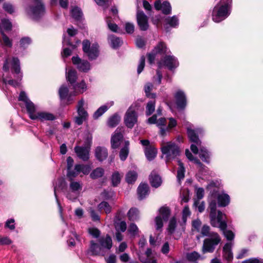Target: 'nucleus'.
Masks as SVG:
<instances>
[{"label":"nucleus","mask_w":263,"mask_h":263,"mask_svg":"<svg viewBox=\"0 0 263 263\" xmlns=\"http://www.w3.org/2000/svg\"><path fill=\"white\" fill-rule=\"evenodd\" d=\"M157 149L153 147H146L145 149V155L148 160H153L156 156Z\"/></svg>","instance_id":"obj_41"},{"label":"nucleus","mask_w":263,"mask_h":263,"mask_svg":"<svg viewBox=\"0 0 263 263\" xmlns=\"http://www.w3.org/2000/svg\"><path fill=\"white\" fill-rule=\"evenodd\" d=\"M182 222L181 225H185L187 220V218L191 215V211L188 205H185L182 210Z\"/></svg>","instance_id":"obj_53"},{"label":"nucleus","mask_w":263,"mask_h":263,"mask_svg":"<svg viewBox=\"0 0 263 263\" xmlns=\"http://www.w3.org/2000/svg\"><path fill=\"white\" fill-rule=\"evenodd\" d=\"M195 164L198 169L197 176L202 180H208L214 176V173L209 170L208 167L203 165L199 159L195 160Z\"/></svg>","instance_id":"obj_15"},{"label":"nucleus","mask_w":263,"mask_h":263,"mask_svg":"<svg viewBox=\"0 0 263 263\" xmlns=\"http://www.w3.org/2000/svg\"><path fill=\"white\" fill-rule=\"evenodd\" d=\"M91 167L88 165L76 164L74 166V171L70 172V175L72 177V179L77 176L81 172L84 175H87L89 173Z\"/></svg>","instance_id":"obj_23"},{"label":"nucleus","mask_w":263,"mask_h":263,"mask_svg":"<svg viewBox=\"0 0 263 263\" xmlns=\"http://www.w3.org/2000/svg\"><path fill=\"white\" fill-rule=\"evenodd\" d=\"M217 203L215 200L210 201L209 205V209L210 210V218L211 224L212 226H220L221 228L226 227V224L222 222L220 224L218 222L226 218V215L222 213L220 211L216 213Z\"/></svg>","instance_id":"obj_6"},{"label":"nucleus","mask_w":263,"mask_h":263,"mask_svg":"<svg viewBox=\"0 0 263 263\" xmlns=\"http://www.w3.org/2000/svg\"><path fill=\"white\" fill-rule=\"evenodd\" d=\"M194 205L196 206L198 211L201 213L204 210L205 205L204 202H200L199 200H195L194 203Z\"/></svg>","instance_id":"obj_63"},{"label":"nucleus","mask_w":263,"mask_h":263,"mask_svg":"<svg viewBox=\"0 0 263 263\" xmlns=\"http://www.w3.org/2000/svg\"><path fill=\"white\" fill-rule=\"evenodd\" d=\"M106 21L109 30L115 32H119L118 26L116 24L112 23V21L110 17H107L106 18Z\"/></svg>","instance_id":"obj_56"},{"label":"nucleus","mask_w":263,"mask_h":263,"mask_svg":"<svg viewBox=\"0 0 263 263\" xmlns=\"http://www.w3.org/2000/svg\"><path fill=\"white\" fill-rule=\"evenodd\" d=\"M137 178V174L135 171L128 172L126 176V182L128 183H133L134 182Z\"/></svg>","instance_id":"obj_51"},{"label":"nucleus","mask_w":263,"mask_h":263,"mask_svg":"<svg viewBox=\"0 0 263 263\" xmlns=\"http://www.w3.org/2000/svg\"><path fill=\"white\" fill-rule=\"evenodd\" d=\"M149 180L151 185L156 188L159 187L162 183L161 177L154 171L149 176Z\"/></svg>","instance_id":"obj_35"},{"label":"nucleus","mask_w":263,"mask_h":263,"mask_svg":"<svg viewBox=\"0 0 263 263\" xmlns=\"http://www.w3.org/2000/svg\"><path fill=\"white\" fill-rule=\"evenodd\" d=\"M127 216L130 221H136L139 219V212L137 209L133 208H131L128 213Z\"/></svg>","instance_id":"obj_44"},{"label":"nucleus","mask_w":263,"mask_h":263,"mask_svg":"<svg viewBox=\"0 0 263 263\" xmlns=\"http://www.w3.org/2000/svg\"><path fill=\"white\" fill-rule=\"evenodd\" d=\"M129 142L128 141H125V146L121 148L120 153H119V156L120 158L122 161H124L127 157L129 153V149H128V146H129Z\"/></svg>","instance_id":"obj_45"},{"label":"nucleus","mask_w":263,"mask_h":263,"mask_svg":"<svg viewBox=\"0 0 263 263\" xmlns=\"http://www.w3.org/2000/svg\"><path fill=\"white\" fill-rule=\"evenodd\" d=\"M120 120V116L117 114H115L108 118L107 124L109 127H115L119 124Z\"/></svg>","instance_id":"obj_39"},{"label":"nucleus","mask_w":263,"mask_h":263,"mask_svg":"<svg viewBox=\"0 0 263 263\" xmlns=\"http://www.w3.org/2000/svg\"><path fill=\"white\" fill-rule=\"evenodd\" d=\"M138 115L136 109L131 106L126 112L124 116V123L128 127L132 128L137 122Z\"/></svg>","instance_id":"obj_12"},{"label":"nucleus","mask_w":263,"mask_h":263,"mask_svg":"<svg viewBox=\"0 0 263 263\" xmlns=\"http://www.w3.org/2000/svg\"><path fill=\"white\" fill-rule=\"evenodd\" d=\"M204 130L201 128H196L192 129L190 127L187 128V133L188 137L191 142H193L191 145V149L195 154L199 153V155L201 159L206 163L210 162V153L208 149L201 146V142L199 139V136L203 135Z\"/></svg>","instance_id":"obj_2"},{"label":"nucleus","mask_w":263,"mask_h":263,"mask_svg":"<svg viewBox=\"0 0 263 263\" xmlns=\"http://www.w3.org/2000/svg\"><path fill=\"white\" fill-rule=\"evenodd\" d=\"M12 24L11 22L6 18H3L1 20L0 23V32L5 33L4 31H8L11 30Z\"/></svg>","instance_id":"obj_38"},{"label":"nucleus","mask_w":263,"mask_h":263,"mask_svg":"<svg viewBox=\"0 0 263 263\" xmlns=\"http://www.w3.org/2000/svg\"><path fill=\"white\" fill-rule=\"evenodd\" d=\"M104 173L103 168L98 167L94 170L90 174V176L92 179H97L102 177Z\"/></svg>","instance_id":"obj_50"},{"label":"nucleus","mask_w":263,"mask_h":263,"mask_svg":"<svg viewBox=\"0 0 263 263\" xmlns=\"http://www.w3.org/2000/svg\"><path fill=\"white\" fill-rule=\"evenodd\" d=\"M179 19L176 15L172 17H167L165 19L164 28L166 31H168L169 27L176 28L179 25Z\"/></svg>","instance_id":"obj_28"},{"label":"nucleus","mask_w":263,"mask_h":263,"mask_svg":"<svg viewBox=\"0 0 263 263\" xmlns=\"http://www.w3.org/2000/svg\"><path fill=\"white\" fill-rule=\"evenodd\" d=\"M73 164V160L71 157H68L67 158V176L70 179V180H72V177H71L69 173L70 172L74 171V168L73 170L72 169V167Z\"/></svg>","instance_id":"obj_54"},{"label":"nucleus","mask_w":263,"mask_h":263,"mask_svg":"<svg viewBox=\"0 0 263 263\" xmlns=\"http://www.w3.org/2000/svg\"><path fill=\"white\" fill-rule=\"evenodd\" d=\"M217 200L219 206L224 207L229 204L230 198L228 194L221 193L217 195Z\"/></svg>","instance_id":"obj_37"},{"label":"nucleus","mask_w":263,"mask_h":263,"mask_svg":"<svg viewBox=\"0 0 263 263\" xmlns=\"http://www.w3.org/2000/svg\"><path fill=\"white\" fill-rule=\"evenodd\" d=\"M99 242L102 247L104 251L109 250L112 246V239L111 237L106 235L105 236H102L99 239Z\"/></svg>","instance_id":"obj_26"},{"label":"nucleus","mask_w":263,"mask_h":263,"mask_svg":"<svg viewBox=\"0 0 263 263\" xmlns=\"http://www.w3.org/2000/svg\"><path fill=\"white\" fill-rule=\"evenodd\" d=\"M106 253V251H104L101 246L93 240L90 242V246L87 250V254L88 255L94 256H104Z\"/></svg>","instance_id":"obj_16"},{"label":"nucleus","mask_w":263,"mask_h":263,"mask_svg":"<svg viewBox=\"0 0 263 263\" xmlns=\"http://www.w3.org/2000/svg\"><path fill=\"white\" fill-rule=\"evenodd\" d=\"M232 5V0H220L213 10V21L219 23L227 18L231 12Z\"/></svg>","instance_id":"obj_4"},{"label":"nucleus","mask_w":263,"mask_h":263,"mask_svg":"<svg viewBox=\"0 0 263 263\" xmlns=\"http://www.w3.org/2000/svg\"><path fill=\"white\" fill-rule=\"evenodd\" d=\"M34 5L26 8L28 15L33 20H38L45 14V7L41 0H34Z\"/></svg>","instance_id":"obj_7"},{"label":"nucleus","mask_w":263,"mask_h":263,"mask_svg":"<svg viewBox=\"0 0 263 263\" xmlns=\"http://www.w3.org/2000/svg\"><path fill=\"white\" fill-rule=\"evenodd\" d=\"M161 149L166 163L176 159L180 153L178 146L173 142H162Z\"/></svg>","instance_id":"obj_5"},{"label":"nucleus","mask_w":263,"mask_h":263,"mask_svg":"<svg viewBox=\"0 0 263 263\" xmlns=\"http://www.w3.org/2000/svg\"><path fill=\"white\" fill-rule=\"evenodd\" d=\"M66 77L68 82L72 85L73 84L76 83L77 79V71L72 69L66 68Z\"/></svg>","instance_id":"obj_34"},{"label":"nucleus","mask_w":263,"mask_h":263,"mask_svg":"<svg viewBox=\"0 0 263 263\" xmlns=\"http://www.w3.org/2000/svg\"><path fill=\"white\" fill-rule=\"evenodd\" d=\"M69 187L74 195L72 196L70 193H68L67 197L70 200H73L77 198L78 192L82 190V184L80 182L71 181L69 184Z\"/></svg>","instance_id":"obj_24"},{"label":"nucleus","mask_w":263,"mask_h":263,"mask_svg":"<svg viewBox=\"0 0 263 263\" xmlns=\"http://www.w3.org/2000/svg\"><path fill=\"white\" fill-rule=\"evenodd\" d=\"M149 187L146 183H141L138 187L137 193L138 198L142 200L148 195Z\"/></svg>","instance_id":"obj_32"},{"label":"nucleus","mask_w":263,"mask_h":263,"mask_svg":"<svg viewBox=\"0 0 263 263\" xmlns=\"http://www.w3.org/2000/svg\"><path fill=\"white\" fill-rule=\"evenodd\" d=\"M137 20L138 25L140 30L146 31L148 29L149 27L148 17L143 11L138 10L137 13Z\"/></svg>","instance_id":"obj_19"},{"label":"nucleus","mask_w":263,"mask_h":263,"mask_svg":"<svg viewBox=\"0 0 263 263\" xmlns=\"http://www.w3.org/2000/svg\"><path fill=\"white\" fill-rule=\"evenodd\" d=\"M167 53L165 44L163 42H160L154 48L151 52L147 54L148 61L149 64H153L158 54L163 55Z\"/></svg>","instance_id":"obj_13"},{"label":"nucleus","mask_w":263,"mask_h":263,"mask_svg":"<svg viewBox=\"0 0 263 263\" xmlns=\"http://www.w3.org/2000/svg\"><path fill=\"white\" fill-rule=\"evenodd\" d=\"M85 102L82 99L78 101L76 109L78 116L74 118V122L78 125H82L88 118V114L85 108Z\"/></svg>","instance_id":"obj_10"},{"label":"nucleus","mask_w":263,"mask_h":263,"mask_svg":"<svg viewBox=\"0 0 263 263\" xmlns=\"http://www.w3.org/2000/svg\"><path fill=\"white\" fill-rule=\"evenodd\" d=\"M223 222L226 224V227L224 228H221L220 226H214V227L219 228L222 232L223 234L226 239L229 241H231L234 239L235 237L234 233L231 230H227V224L226 221V218L218 222L219 224Z\"/></svg>","instance_id":"obj_33"},{"label":"nucleus","mask_w":263,"mask_h":263,"mask_svg":"<svg viewBox=\"0 0 263 263\" xmlns=\"http://www.w3.org/2000/svg\"><path fill=\"white\" fill-rule=\"evenodd\" d=\"M176 105L178 108L183 109L186 106V97L184 92L180 89L178 90L174 95Z\"/></svg>","instance_id":"obj_17"},{"label":"nucleus","mask_w":263,"mask_h":263,"mask_svg":"<svg viewBox=\"0 0 263 263\" xmlns=\"http://www.w3.org/2000/svg\"><path fill=\"white\" fill-rule=\"evenodd\" d=\"M71 16L76 20L79 21L82 17L83 13L81 9L78 7H74L70 11Z\"/></svg>","instance_id":"obj_43"},{"label":"nucleus","mask_w":263,"mask_h":263,"mask_svg":"<svg viewBox=\"0 0 263 263\" xmlns=\"http://www.w3.org/2000/svg\"><path fill=\"white\" fill-rule=\"evenodd\" d=\"M72 61L73 64L77 66L80 71L86 72L90 69V64L87 61L82 60L77 57H73Z\"/></svg>","instance_id":"obj_20"},{"label":"nucleus","mask_w":263,"mask_h":263,"mask_svg":"<svg viewBox=\"0 0 263 263\" xmlns=\"http://www.w3.org/2000/svg\"><path fill=\"white\" fill-rule=\"evenodd\" d=\"M74 152L77 156L84 161H87L89 158L90 146H76L74 147Z\"/></svg>","instance_id":"obj_18"},{"label":"nucleus","mask_w":263,"mask_h":263,"mask_svg":"<svg viewBox=\"0 0 263 263\" xmlns=\"http://www.w3.org/2000/svg\"><path fill=\"white\" fill-rule=\"evenodd\" d=\"M179 65V62L177 59L173 55H166L158 63V67L161 68L162 66H165L171 70L177 68Z\"/></svg>","instance_id":"obj_14"},{"label":"nucleus","mask_w":263,"mask_h":263,"mask_svg":"<svg viewBox=\"0 0 263 263\" xmlns=\"http://www.w3.org/2000/svg\"><path fill=\"white\" fill-rule=\"evenodd\" d=\"M155 109V101H149L146 106V115L150 116L154 111Z\"/></svg>","instance_id":"obj_52"},{"label":"nucleus","mask_w":263,"mask_h":263,"mask_svg":"<svg viewBox=\"0 0 263 263\" xmlns=\"http://www.w3.org/2000/svg\"><path fill=\"white\" fill-rule=\"evenodd\" d=\"M3 70V81L4 84H8L15 87L20 85L23 73L21 71L18 58L7 57L4 63Z\"/></svg>","instance_id":"obj_1"},{"label":"nucleus","mask_w":263,"mask_h":263,"mask_svg":"<svg viewBox=\"0 0 263 263\" xmlns=\"http://www.w3.org/2000/svg\"><path fill=\"white\" fill-rule=\"evenodd\" d=\"M3 9L9 14H12L14 12L13 6L8 2H5L3 6Z\"/></svg>","instance_id":"obj_61"},{"label":"nucleus","mask_w":263,"mask_h":263,"mask_svg":"<svg viewBox=\"0 0 263 263\" xmlns=\"http://www.w3.org/2000/svg\"><path fill=\"white\" fill-rule=\"evenodd\" d=\"M114 104V101L107 102L106 104L100 107L93 114V117L97 119L101 117L105 111H106Z\"/></svg>","instance_id":"obj_30"},{"label":"nucleus","mask_w":263,"mask_h":263,"mask_svg":"<svg viewBox=\"0 0 263 263\" xmlns=\"http://www.w3.org/2000/svg\"><path fill=\"white\" fill-rule=\"evenodd\" d=\"M176 223L177 221L175 217H173L171 219L168 227V231L170 234H172L175 231L176 227Z\"/></svg>","instance_id":"obj_59"},{"label":"nucleus","mask_w":263,"mask_h":263,"mask_svg":"<svg viewBox=\"0 0 263 263\" xmlns=\"http://www.w3.org/2000/svg\"><path fill=\"white\" fill-rule=\"evenodd\" d=\"M83 51L90 60H95L99 55V45L97 43L91 45L88 40L83 41Z\"/></svg>","instance_id":"obj_9"},{"label":"nucleus","mask_w":263,"mask_h":263,"mask_svg":"<svg viewBox=\"0 0 263 263\" xmlns=\"http://www.w3.org/2000/svg\"><path fill=\"white\" fill-rule=\"evenodd\" d=\"M65 185V181L62 178H59L57 180V182H56V184L54 185V196L57 200V202L58 203L59 209V212L60 213L61 217L62 219H63V217L62 215V206L59 202V199H58V196L57 195V191L59 188H63Z\"/></svg>","instance_id":"obj_27"},{"label":"nucleus","mask_w":263,"mask_h":263,"mask_svg":"<svg viewBox=\"0 0 263 263\" xmlns=\"http://www.w3.org/2000/svg\"><path fill=\"white\" fill-rule=\"evenodd\" d=\"M187 259L192 261H195L200 258V255L196 252L189 253L186 255Z\"/></svg>","instance_id":"obj_60"},{"label":"nucleus","mask_w":263,"mask_h":263,"mask_svg":"<svg viewBox=\"0 0 263 263\" xmlns=\"http://www.w3.org/2000/svg\"><path fill=\"white\" fill-rule=\"evenodd\" d=\"M155 8L157 10H161L164 14H170L172 11V7L169 2L164 1L162 3L160 0L156 1L154 4Z\"/></svg>","instance_id":"obj_22"},{"label":"nucleus","mask_w":263,"mask_h":263,"mask_svg":"<svg viewBox=\"0 0 263 263\" xmlns=\"http://www.w3.org/2000/svg\"><path fill=\"white\" fill-rule=\"evenodd\" d=\"M154 85L151 83H147L144 87V91L146 96L148 98H155L156 97L155 93H151L153 88Z\"/></svg>","instance_id":"obj_48"},{"label":"nucleus","mask_w":263,"mask_h":263,"mask_svg":"<svg viewBox=\"0 0 263 263\" xmlns=\"http://www.w3.org/2000/svg\"><path fill=\"white\" fill-rule=\"evenodd\" d=\"M88 233L94 238H98L100 235V231L96 228H90L88 230Z\"/></svg>","instance_id":"obj_64"},{"label":"nucleus","mask_w":263,"mask_h":263,"mask_svg":"<svg viewBox=\"0 0 263 263\" xmlns=\"http://www.w3.org/2000/svg\"><path fill=\"white\" fill-rule=\"evenodd\" d=\"M18 100L25 103L27 112L31 119L41 122L53 121L55 119V117L51 113L44 111H36L35 105L30 100L25 91H22L20 92Z\"/></svg>","instance_id":"obj_3"},{"label":"nucleus","mask_w":263,"mask_h":263,"mask_svg":"<svg viewBox=\"0 0 263 263\" xmlns=\"http://www.w3.org/2000/svg\"><path fill=\"white\" fill-rule=\"evenodd\" d=\"M177 162L179 167L177 170V177L178 180L180 181L184 178L185 170L183 163L179 159H177Z\"/></svg>","instance_id":"obj_42"},{"label":"nucleus","mask_w":263,"mask_h":263,"mask_svg":"<svg viewBox=\"0 0 263 263\" xmlns=\"http://www.w3.org/2000/svg\"><path fill=\"white\" fill-rule=\"evenodd\" d=\"M166 124V120L164 118H161L157 120V125L160 129V134L164 136L165 134V125Z\"/></svg>","instance_id":"obj_47"},{"label":"nucleus","mask_w":263,"mask_h":263,"mask_svg":"<svg viewBox=\"0 0 263 263\" xmlns=\"http://www.w3.org/2000/svg\"><path fill=\"white\" fill-rule=\"evenodd\" d=\"M108 42L111 47L114 49L118 48L122 44V41L120 39L114 35H109Z\"/></svg>","instance_id":"obj_40"},{"label":"nucleus","mask_w":263,"mask_h":263,"mask_svg":"<svg viewBox=\"0 0 263 263\" xmlns=\"http://www.w3.org/2000/svg\"><path fill=\"white\" fill-rule=\"evenodd\" d=\"M68 92L69 89L66 85H63L60 87L59 90L60 97L62 100L66 99L67 104H71L73 102V97H74L73 92L69 93Z\"/></svg>","instance_id":"obj_21"},{"label":"nucleus","mask_w":263,"mask_h":263,"mask_svg":"<svg viewBox=\"0 0 263 263\" xmlns=\"http://www.w3.org/2000/svg\"><path fill=\"white\" fill-rule=\"evenodd\" d=\"M99 210L101 212L104 211L106 214H108L111 211V207L106 201H102L98 205Z\"/></svg>","instance_id":"obj_46"},{"label":"nucleus","mask_w":263,"mask_h":263,"mask_svg":"<svg viewBox=\"0 0 263 263\" xmlns=\"http://www.w3.org/2000/svg\"><path fill=\"white\" fill-rule=\"evenodd\" d=\"M115 227L117 231H121L124 232L127 228L126 223L124 221H120L114 222Z\"/></svg>","instance_id":"obj_55"},{"label":"nucleus","mask_w":263,"mask_h":263,"mask_svg":"<svg viewBox=\"0 0 263 263\" xmlns=\"http://www.w3.org/2000/svg\"><path fill=\"white\" fill-rule=\"evenodd\" d=\"M123 175L120 174L118 172L114 173L111 176V182L113 186H117L120 182Z\"/></svg>","instance_id":"obj_49"},{"label":"nucleus","mask_w":263,"mask_h":263,"mask_svg":"<svg viewBox=\"0 0 263 263\" xmlns=\"http://www.w3.org/2000/svg\"><path fill=\"white\" fill-rule=\"evenodd\" d=\"M20 46L23 49L26 48L31 43V40L29 37H24L20 41Z\"/></svg>","instance_id":"obj_58"},{"label":"nucleus","mask_w":263,"mask_h":263,"mask_svg":"<svg viewBox=\"0 0 263 263\" xmlns=\"http://www.w3.org/2000/svg\"><path fill=\"white\" fill-rule=\"evenodd\" d=\"M107 156L108 152L105 147L101 146H98L96 147L95 149V156L99 161H103L106 159Z\"/></svg>","instance_id":"obj_31"},{"label":"nucleus","mask_w":263,"mask_h":263,"mask_svg":"<svg viewBox=\"0 0 263 263\" xmlns=\"http://www.w3.org/2000/svg\"><path fill=\"white\" fill-rule=\"evenodd\" d=\"M221 238L216 232H213L210 237L205 239L203 241L202 252L203 253H212L214 251L216 247L221 242Z\"/></svg>","instance_id":"obj_8"},{"label":"nucleus","mask_w":263,"mask_h":263,"mask_svg":"<svg viewBox=\"0 0 263 263\" xmlns=\"http://www.w3.org/2000/svg\"><path fill=\"white\" fill-rule=\"evenodd\" d=\"M3 45L5 46L11 48L12 46V40L10 39L5 33L1 34Z\"/></svg>","instance_id":"obj_57"},{"label":"nucleus","mask_w":263,"mask_h":263,"mask_svg":"<svg viewBox=\"0 0 263 263\" xmlns=\"http://www.w3.org/2000/svg\"><path fill=\"white\" fill-rule=\"evenodd\" d=\"M213 232L210 231V228L209 226L204 225L201 229V233L203 236L210 237L211 233Z\"/></svg>","instance_id":"obj_62"},{"label":"nucleus","mask_w":263,"mask_h":263,"mask_svg":"<svg viewBox=\"0 0 263 263\" xmlns=\"http://www.w3.org/2000/svg\"><path fill=\"white\" fill-rule=\"evenodd\" d=\"M233 243L229 242L226 243L223 248V256L228 261H231L233 258L232 248Z\"/></svg>","instance_id":"obj_29"},{"label":"nucleus","mask_w":263,"mask_h":263,"mask_svg":"<svg viewBox=\"0 0 263 263\" xmlns=\"http://www.w3.org/2000/svg\"><path fill=\"white\" fill-rule=\"evenodd\" d=\"M170 215V210L166 206H162L159 210V215L155 218L156 228L157 230L163 226V221H166Z\"/></svg>","instance_id":"obj_11"},{"label":"nucleus","mask_w":263,"mask_h":263,"mask_svg":"<svg viewBox=\"0 0 263 263\" xmlns=\"http://www.w3.org/2000/svg\"><path fill=\"white\" fill-rule=\"evenodd\" d=\"M122 139L123 135L120 132V129L118 128L111 138V147L114 149L118 148L120 145Z\"/></svg>","instance_id":"obj_25"},{"label":"nucleus","mask_w":263,"mask_h":263,"mask_svg":"<svg viewBox=\"0 0 263 263\" xmlns=\"http://www.w3.org/2000/svg\"><path fill=\"white\" fill-rule=\"evenodd\" d=\"M73 91V96H76L78 93H83L87 88L86 84L83 81H82L80 83H74L72 85Z\"/></svg>","instance_id":"obj_36"}]
</instances>
